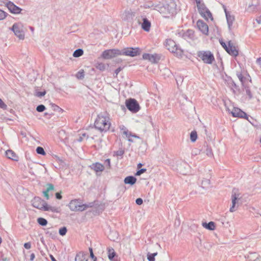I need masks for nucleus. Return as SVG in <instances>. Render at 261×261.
Instances as JSON below:
<instances>
[{"label": "nucleus", "instance_id": "obj_1", "mask_svg": "<svg viewBox=\"0 0 261 261\" xmlns=\"http://www.w3.org/2000/svg\"><path fill=\"white\" fill-rule=\"evenodd\" d=\"M153 10L159 12L163 17L169 18L176 14V4L175 2L170 1L168 3L159 4L155 5Z\"/></svg>", "mask_w": 261, "mask_h": 261}, {"label": "nucleus", "instance_id": "obj_2", "mask_svg": "<svg viewBox=\"0 0 261 261\" xmlns=\"http://www.w3.org/2000/svg\"><path fill=\"white\" fill-rule=\"evenodd\" d=\"M95 128L101 133L108 131L111 125L109 115L107 113H101L97 116L95 121Z\"/></svg>", "mask_w": 261, "mask_h": 261}, {"label": "nucleus", "instance_id": "obj_3", "mask_svg": "<svg viewBox=\"0 0 261 261\" xmlns=\"http://www.w3.org/2000/svg\"><path fill=\"white\" fill-rule=\"evenodd\" d=\"M196 3L197 7L198 12L200 15L208 21L213 20V17L210 10L206 8L202 0H195Z\"/></svg>", "mask_w": 261, "mask_h": 261}, {"label": "nucleus", "instance_id": "obj_4", "mask_svg": "<svg viewBox=\"0 0 261 261\" xmlns=\"http://www.w3.org/2000/svg\"><path fill=\"white\" fill-rule=\"evenodd\" d=\"M68 206L71 211H83L86 210L89 206L87 204H82L77 199L72 200L69 203Z\"/></svg>", "mask_w": 261, "mask_h": 261}, {"label": "nucleus", "instance_id": "obj_5", "mask_svg": "<svg viewBox=\"0 0 261 261\" xmlns=\"http://www.w3.org/2000/svg\"><path fill=\"white\" fill-rule=\"evenodd\" d=\"M165 45L168 50L173 53L176 56H180L181 55V50L177 47L175 42L173 40L171 39H166Z\"/></svg>", "mask_w": 261, "mask_h": 261}, {"label": "nucleus", "instance_id": "obj_6", "mask_svg": "<svg viewBox=\"0 0 261 261\" xmlns=\"http://www.w3.org/2000/svg\"><path fill=\"white\" fill-rule=\"evenodd\" d=\"M198 56L204 63L208 64H212L215 59L213 54L210 51H200Z\"/></svg>", "mask_w": 261, "mask_h": 261}, {"label": "nucleus", "instance_id": "obj_7", "mask_svg": "<svg viewBox=\"0 0 261 261\" xmlns=\"http://www.w3.org/2000/svg\"><path fill=\"white\" fill-rule=\"evenodd\" d=\"M11 30L13 31L15 35L21 40L24 38V28L23 24L21 23H14Z\"/></svg>", "mask_w": 261, "mask_h": 261}, {"label": "nucleus", "instance_id": "obj_8", "mask_svg": "<svg viewBox=\"0 0 261 261\" xmlns=\"http://www.w3.org/2000/svg\"><path fill=\"white\" fill-rule=\"evenodd\" d=\"M256 89L254 87L245 86L243 89V94L246 96L247 100H251L253 98H257L255 92Z\"/></svg>", "mask_w": 261, "mask_h": 261}, {"label": "nucleus", "instance_id": "obj_9", "mask_svg": "<svg viewBox=\"0 0 261 261\" xmlns=\"http://www.w3.org/2000/svg\"><path fill=\"white\" fill-rule=\"evenodd\" d=\"M121 55L120 50L117 49H108L103 51L102 57L105 59H110Z\"/></svg>", "mask_w": 261, "mask_h": 261}, {"label": "nucleus", "instance_id": "obj_10", "mask_svg": "<svg viewBox=\"0 0 261 261\" xmlns=\"http://www.w3.org/2000/svg\"><path fill=\"white\" fill-rule=\"evenodd\" d=\"M126 106L130 111L136 113L140 110V107L137 101L134 99H129L126 101Z\"/></svg>", "mask_w": 261, "mask_h": 261}, {"label": "nucleus", "instance_id": "obj_11", "mask_svg": "<svg viewBox=\"0 0 261 261\" xmlns=\"http://www.w3.org/2000/svg\"><path fill=\"white\" fill-rule=\"evenodd\" d=\"M121 55H125L130 57H135L139 55L140 51L138 48H126L120 50Z\"/></svg>", "mask_w": 261, "mask_h": 261}, {"label": "nucleus", "instance_id": "obj_12", "mask_svg": "<svg viewBox=\"0 0 261 261\" xmlns=\"http://www.w3.org/2000/svg\"><path fill=\"white\" fill-rule=\"evenodd\" d=\"M135 13L130 9H126L122 12L120 14L121 18L125 21H130L133 20Z\"/></svg>", "mask_w": 261, "mask_h": 261}, {"label": "nucleus", "instance_id": "obj_13", "mask_svg": "<svg viewBox=\"0 0 261 261\" xmlns=\"http://www.w3.org/2000/svg\"><path fill=\"white\" fill-rule=\"evenodd\" d=\"M47 203L40 198L37 197H35L32 200V205L34 207H36L39 210L44 211L45 206H46Z\"/></svg>", "mask_w": 261, "mask_h": 261}, {"label": "nucleus", "instance_id": "obj_14", "mask_svg": "<svg viewBox=\"0 0 261 261\" xmlns=\"http://www.w3.org/2000/svg\"><path fill=\"white\" fill-rule=\"evenodd\" d=\"M240 198V194L237 193L235 190L232 191L231 195V206L230 207L229 211L231 213L235 212L238 207V205L237 204L238 199Z\"/></svg>", "mask_w": 261, "mask_h": 261}, {"label": "nucleus", "instance_id": "obj_15", "mask_svg": "<svg viewBox=\"0 0 261 261\" xmlns=\"http://www.w3.org/2000/svg\"><path fill=\"white\" fill-rule=\"evenodd\" d=\"M223 8L225 12L228 29L230 30L234 21V16L232 14L231 12L227 10L226 7L224 5H223Z\"/></svg>", "mask_w": 261, "mask_h": 261}, {"label": "nucleus", "instance_id": "obj_16", "mask_svg": "<svg viewBox=\"0 0 261 261\" xmlns=\"http://www.w3.org/2000/svg\"><path fill=\"white\" fill-rule=\"evenodd\" d=\"M197 27L198 30L204 35H208V27L202 20H198L197 22Z\"/></svg>", "mask_w": 261, "mask_h": 261}, {"label": "nucleus", "instance_id": "obj_17", "mask_svg": "<svg viewBox=\"0 0 261 261\" xmlns=\"http://www.w3.org/2000/svg\"><path fill=\"white\" fill-rule=\"evenodd\" d=\"M4 4L8 8L10 12L14 14H19L21 12V9L16 6L12 2H4Z\"/></svg>", "mask_w": 261, "mask_h": 261}, {"label": "nucleus", "instance_id": "obj_18", "mask_svg": "<svg viewBox=\"0 0 261 261\" xmlns=\"http://www.w3.org/2000/svg\"><path fill=\"white\" fill-rule=\"evenodd\" d=\"M143 59L148 60L152 63H156L160 60V57L157 54H144L143 55Z\"/></svg>", "mask_w": 261, "mask_h": 261}, {"label": "nucleus", "instance_id": "obj_19", "mask_svg": "<svg viewBox=\"0 0 261 261\" xmlns=\"http://www.w3.org/2000/svg\"><path fill=\"white\" fill-rule=\"evenodd\" d=\"M120 129L122 132V135L123 138L125 139H128L129 137H133L135 138L138 139L139 137L135 134H133L124 126H122L120 127Z\"/></svg>", "mask_w": 261, "mask_h": 261}, {"label": "nucleus", "instance_id": "obj_20", "mask_svg": "<svg viewBox=\"0 0 261 261\" xmlns=\"http://www.w3.org/2000/svg\"><path fill=\"white\" fill-rule=\"evenodd\" d=\"M230 113L233 117L245 118L247 119V114L238 108H234L230 112Z\"/></svg>", "mask_w": 261, "mask_h": 261}, {"label": "nucleus", "instance_id": "obj_21", "mask_svg": "<svg viewBox=\"0 0 261 261\" xmlns=\"http://www.w3.org/2000/svg\"><path fill=\"white\" fill-rule=\"evenodd\" d=\"M226 51L231 56H237L238 55V50L230 41L228 42L227 48H226Z\"/></svg>", "mask_w": 261, "mask_h": 261}, {"label": "nucleus", "instance_id": "obj_22", "mask_svg": "<svg viewBox=\"0 0 261 261\" xmlns=\"http://www.w3.org/2000/svg\"><path fill=\"white\" fill-rule=\"evenodd\" d=\"M150 22L146 18H143V22L141 24L142 29L146 32H149L150 31Z\"/></svg>", "mask_w": 261, "mask_h": 261}, {"label": "nucleus", "instance_id": "obj_23", "mask_svg": "<svg viewBox=\"0 0 261 261\" xmlns=\"http://www.w3.org/2000/svg\"><path fill=\"white\" fill-rule=\"evenodd\" d=\"M90 167L96 172H102L105 168L103 165L99 163L92 164Z\"/></svg>", "mask_w": 261, "mask_h": 261}, {"label": "nucleus", "instance_id": "obj_24", "mask_svg": "<svg viewBox=\"0 0 261 261\" xmlns=\"http://www.w3.org/2000/svg\"><path fill=\"white\" fill-rule=\"evenodd\" d=\"M75 261H88L87 254L79 252L76 255Z\"/></svg>", "mask_w": 261, "mask_h": 261}, {"label": "nucleus", "instance_id": "obj_25", "mask_svg": "<svg viewBox=\"0 0 261 261\" xmlns=\"http://www.w3.org/2000/svg\"><path fill=\"white\" fill-rule=\"evenodd\" d=\"M107 253L109 259L111 261H114V257L116 255L114 249L112 247H108L107 248Z\"/></svg>", "mask_w": 261, "mask_h": 261}, {"label": "nucleus", "instance_id": "obj_26", "mask_svg": "<svg viewBox=\"0 0 261 261\" xmlns=\"http://www.w3.org/2000/svg\"><path fill=\"white\" fill-rule=\"evenodd\" d=\"M6 155L7 157L10 159H11L14 161L18 160V156L16 155V153L12 151V150H8L6 151Z\"/></svg>", "mask_w": 261, "mask_h": 261}, {"label": "nucleus", "instance_id": "obj_27", "mask_svg": "<svg viewBox=\"0 0 261 261\" xmlns=\"http://www.w3.org/2000/svg\"><path fill=\"white\" fill-rule=\"evenodd\" d=\"M258 7L257 2H256L255 3L249 4L247 8V10L249 12H253L257 10Z\"/></svg>", "mask_w": 261, "mask_h": 261}, {"label": "nucleus", "instance_id": "obj_28", "mask_svg": "<svg viewBox=\"0 0 261 261\" xmlns=\"http://www.w3.org/2000/svg\"><path fill=\"white\" fill-rule=\"evenodd\" d=\"M202 226L210 230H214L215 229L216 226L214 222H210L209 223H207L206 222H202Z\"/></svg>", "mask_w": 261, "mask_h": 261}, {"label": "nucleus", "instance_id": "obj_29", "mask_svg": "<svg viewBox=\"0 0 261 261\" xmlns=\"http://www.w3.org/2000/svg\"><path fill=\"white\" fill-rule=\"evenodd\" d=\"M137 179L133 176H128L124 178V182L125 184L133 185L136 182Z\"/></svg>", "mask_w": 261, "mask_h": 261}, {"label": "nucleus", "instance_id": "obj_30", "mask_svg": "<svg viewBox=\"0 0 261 261\" xmlns=\"http://www.w3.org/2000/svg\"><path fill=\"white\" fill-rule=\"evenodd\" d=\"M183 37L185 39H192L194 38V32L191 30H188L183 34Z\"/></svg>", "mask_w": 261, "mask_h": 261}, {"label": "nucleus", "instance_id": "obj_31", "mask_svg": "<svg viewBox=\"0 0 261 261\" xmlns=\"http://www.w3.org/2000/svg\"><path fill=\"white\" fill-rule=\"evenodd\" d=\"M83 50L82 49L79 48L74 51L73 56L75 58L80 57L83 55Z\"/></svg>", "mask_w": 261, "mask_h": 261}, {"label": "nucleus", "instance_id": "obj_32", "mask_svg": "<svg viewBox=\"0 0 261 261\" xmlns=\"http://www.w3.org/2000/svg\"><path fill=\"white\" fill-rule=\"evenodd\" d=\"M158 254V252H154L153 253H151L148 252L147 253V257L148 261H155V256H156Z\"/></svg>", "mask_w": 261, "mask_h": 261}, {"label": "nucleus", "instance_id": "obj_33", "mask_svg": "<svg viewBox=\"0 0 261 261\" xmlns=\"http://www.w3.org/2000/svg\"><path fill=\"white\" fill-rule=\"evenodd\" d=\"M180 101L181 105H182L184 104V101H185L186 102L187 105L191 106V102L187 100V97L185 95H182L181 96Z\"/></svg>", "mask_w": 261, "mask_h": 261}, {"label": "nucleus", "instance_id": "obj_34", "mask_svg": "<svg viewBox=\"0 0 261 261\" xmlns=\"http://www.w3.org/2000/svg\"><path fill=\"white\" fill-rule=\"evenodd\" d=\"M197 139V134L196 131H192L190 134V140L191 142H194Z\"/></svg>", "mask_w": 261, "mask_h": 261}, {"label": "nucleus", "instance_id": "obj_35", "mask_svg": "<svg viewBox=\"0 0 261 261\" xmlns=\"http://www.w3.org/2000/svg\"><path fill=\"white\" fill-rule=\"evenodd\" d=\"M84 71L83 69L80 70L76 74V77L78 79L82 80L84 78Z\"/></svg>", "mask_w": 261, "mask_h": 261}, {"label": "nucleus", "instance_id": "obj_36", "mask_svg": "<svg viewBox=\"0 0 261 261\" xmlns=\"http://www.w3.org/2000/svg\"><path fill=\"white\" fill-rule=\"evenodd\" d=\"M37 222L40 225H41L42 226H45L47 224V220L43 218H38Z\"/></svg>", "mask_w": 261, "mask_h": 261}, {"label": "nucleus", "instance_id": "obj_37", "mask_svg": "<svg viewBox=\"0 0 261 261\" xmlns=\"http://www.w3.org/2000/svg\"><path fill=\"white\" fill-rule=\"evenodd\" d=\"M96 68L100 71H104L106 69V66L104 63H99L96 64Z\"/></svg>", "mask_w": 261, "mask_h": 261}, {"label": "nucleus", "instance_id": "obj_38", "mask_svg": "<svg viewBox=\"0 0 261 261\" xmlns=\"http://www.w3.org/2000/svg\"><path fill=\"white\" fill-rule=\"evenodd\" d=\"M201 185L203 188H206L210 185V180L208 179H204L202 181Z\"/></svg>", "mask_w": 261, "mask_h": 261}, {"label": "nucleus", "instance_id": "obj_39", "mask_svg": "<svg viewBox=\"0 0 261 261\" xmlns=\"http://www.w3.org/2000/svg\"><path fill=\"white\" fill-rule=\"evenodd\" d=\"M44 211H50L53 212H57L56 208H55V207L50 206L48 205L47 204H46V206H45Z\"/></svg>", "mask_w": 261, "mask_h": 261}, {"label": "nucleus", "instance_id": "obj_40", "mask_svg": "<svg viewBox=\"0 0 261 261\" xmlns=\"http://www.w3.org/2000/svg\"><path fill=\"white\" fill-rule=\"evenodd\" d=\"M36 152L37 153L41 154V155L45 154V152L44 149L41 147H38L36 149Z\"/></svg>", "mask_w": 261, "mask_h": 261}, {"label": "nucleus", "instance_id": "obj_41", "mask_svg": "<svg viewBox=\"0 0 261 261\" xmlns=\"http://www.w3.org/2000/svg\"><path fill=\"white\" fill-rule=\"evenodd\" d=\"M45 110V107L43 105L37 107L36 110L39 112H42Z\"/></svg>", "mask_w": 261, "mask_h": 261}, {"label": "nucleus", "instance_id": "obj_42", "mask_svg": "<svg viewBox=\"0 0 261 261\" xmlns=\"http://www.w3.org/2000/svg\"><path fill=\"white\" fill-rule=\"evenodd\" d=\"M7 16V13L0 9V20L4 19Z\"/></svg>", "mask_w": 261, "mask_h": 261}, {"label": "nucleus", "instance_id": "obj_43", "mask_svg": "<svg viewBox=\"0 0 261 261\" xmlns=\"http://www.w3.org/2000/svg\"><path fill=\"white\" fill-rule=\"evenodd\" d=\"M67 232V229L64 227L59 229V234L61 236H64Z\"/></svg>", "mask_w": 261, "mask_h": 261}, {"label": "nucleus", "instance_id": "obj_44", "mask_svg": "<svg viewBox=\"0 0 261 261\" xmlns=\"http://www.w3.org/2000/svg\"><path fill=\"white\" fill-rule=\"evenodd\" d=\"M252 257V258H255V259L254 260V261H260L261 260V257L259 255H258L255 253H253L251 254Z\"/></svg>", "mask_w": 261, "mask_h": 261}, {"label": "nucleus", "instance_id": "obj_45", "mask_svg": "<svg viewBox=\"0 0 261 261\" xmlns=\"http://www.w3.org/2000/svg\"><path fill=\"white\" fill-rule=\"evenodd\" d=\"M0 108L3 110H6L7 106L4 102V101L0 98Z\"/></svg>", "mask_w": 261, "mask_h": 261}, {"label": "nucleus", "instance_id": "obj_46", "mask_svg": "<svg viewBox=\"0 0 261 261\" xmlns=\"http://www.w3.org/2000/svg\"><path fill=\"white\" fill-rule=\"evenodd\" d=\"M205 153L208 156H212L213 155L212 149L207 147L205 150Z\"/></svg>", "mask_w": 261, "mask_h": 261}, {"label": "nucleus", "instance_id": "obj_47", "mask_svg": "<svg viewBox=\"0 0 261 261\" xmlns=\"http://www.w3.org/2000/svg\"><path fill=\"white\" fill-rule=\"evenodd\" d=\"M146 169L142 168L137 172V173H136V175H137V176L140 175L141 174L146 172Z\"/></svg>", "mask_w": 261, "mask_h": 261}, {"label": "nucleus", "instance_id": "obj_48", "mask_svg": "<svg viewBox=\"0 0 261 261\" xmlns=\"http://www.w3.org/2000/svg\"><path fill=\"white\" fill-rule=\"evenodd\" d=\"M54 189V187L52 184H49L47 185V189L46 190L49 192L51 190H53Z\"/></svg>", "mask_w": 261, "mask_h": 261}, {"label": "nucleus", "instance_id": "obj_49", "mask_svg": "<svg viewBox=\"0 0 261 261\" xmlns=\"http://www.w3.org/2000/svg\"><path fill=\"white\" fill-rule=\"evenodd\" d=\"M105 165L107 167H108V168H110V167H111V162H110V159H107L106 161H105Z\"/></svg>", "mask_w": 261, "mask_h": 261}, {"label": "nucleus", "instance_id": "obj_50", "mask_svg": "<svg viewBox=\"0 0 261 261\" xmlns=\"http://www.w3.org/2000/svg\"><path fill=\"white\" fill-rule=\"evenodd\" d=\"M86 137H87V135L85 133H84L81 136L79 137L77 140L79 142H82L84 140V138Z\"/></svg>", "mask_w": 261, "mask_h": 261}, {"label": "nucleus", "instance_id": "obj_51", "mask_svg": "<svg viewBox=\"0 0 261 261\" xmlns=\"http://www.w3.org/2000/svg\"><path fill=\"white\" fill-rule=\"evenodd\" d=\"M24 247L27 249H29L31 248V244L30 242L25 243L24 244Z\"/></svg>", "mask_w": 261, "mask_h": 261}, {"label": "nucleus", "instance_id": "obj_52", "mask_svg": "<svg viewBox=\"0 0 261 261\" xmlns=\"http://www.w3.org/2000/svg\"><path fill=\"white\" fill-rule=\"evenodd\" d=\"M136 203L138 205H141L143 203V200L142 198H139L136 200Z\"/></svg>", "mask_w": 261, "mask_h": 261}, {"label": "nucleus", "instance_id": "obj_53", "mask_svg": "<svg viewBox=\"0 0 261 261\" xmlns=\"http://www.w3.org/2000/svg\"><path fill=\"white\" fill-rule=\"evenodd\" d=\"M123 153L124 151L123 150H119L116 152V155L117 156H121Z\"/></svg>", "mask_w": 261, "mask_h": 261}, {"label": "nucleus", "instance_id": "obj_54", "mask_svg": "<svg viewBox=\"0 0 261 261\" xmlns=\"http://www.w3.org/2000/svg\"><path fill=\"white\" fill-rule=\"evenodd\" d=\"M45 94V91H43V92H38L37 93L36 96H37L38 97H42V96H44Z\"/></svg>", "mask_w": 261, "mask_h": 261}, {"label": "nucleus", "instance_id": "obj_55", "mask_svg": "<svg viewBox=\"0 0 261 261\" xmlns=\"http://www.w3.org/2000/svg\"><path fill=\"white\" fill-rule=\"evenodd\" d=\"M89 251H90V257L92 259H94V258H96V257L94 256V255L93 254V250H92V249L91 248H89Z\"/></svg>", "mask_w": 261, "mask_h": 261}, {"label": "nucleus", "instance_id": "obj_56", "mask_svg": "<svg viewBox=\"0 0 261 261\" xmlns=\"http://www.w3.org/2000/svg\"><path fill=\"white\" fill-rule=\"evenodd\" d=\"M239 80L241 82V83L242 84H243V82H244V77L243 76L240 74H239V75H237Z\"/></svg>", "mask_w": 261, "mask_h": 261}, {"label": "nucleus", "instance_id": "obj_57", "mask_svg": "<svg viewBox=\"0 0 261 261\" xmlns=\"http://www.w3.org/2000/svg\"><path fill=\"white\" fill-rule=\"evenodd\" d=\"M48 191H47L46 190V191L43 192L44 196L46 197V199H49V195H48Z\"/></svg>", "mask_w": 261, "mask_h": 261}, {"label": "nucleus", "instance_id": "obj_58", "mask_svg": "<svg viewBox=\"0 0 261 261\" xmlns=\"http://www.w3.org/2000/svg\"><path fill=\"white\" fill-rule=\"evenodd\" d=\"M154 6H155V5H151V6H150L149 5H148V4H145L144 5V8H152V9H153Z\"/></svg>", "mask_w": 261, "mask_h": 261}, {"label": "nucleus", "instance_id": "obj_59", "mask_svg": "<svg viewBox=\"0 0 261 261\" xmlns=\"http://www.w3.org/2000/svg\"><path fill=\"white\" fill-rule=\"evenodd\" d=\"M35 257V255L34 253H32L31 255H30V260L31 261H33L34 258Z\"/></svg>", "mask_w": 261, "mask_h": 261}, {"label": "nucleus", "instance_id": "obj_60", "mask_svg": "<svg viewBox=\"0 0 261 261\" xmlns=\"http://www.w3.org/2000/svg\"><path fill=\"white\" fill-rule=\"evenodd\" d=\"M121 70V68L120 67H119L117 69H116L115 71V73L116 74V75H117Z\"/></svg>", "mask_w": 261, "mask_h": 261}, {"label": "nucleus", "instance_id": "obj_61", "mask_svg": "<svg viewBox=\"0 0 261 261\" xmlns=\"http://www.w3.org/2000/svg\"><path fill=\"white\" fill-rule=\"evenodd\" d=\"M56 197L58 199H61L62 198V196L59 193H57L56 194Z\"/></svg>", "mask_w": 261, "mask_h": 261}, {"label": "nucleus", "instance_id": "obj_62", "mask_svg": "<svg viewBox=\"0 0 261 261\" xmlns=\"http://www.w3.org/2000/svg\"><path fill=\"white\" fill-rule=\"evenodd\" d=\"M221 44L224 47V48L226 50V48H227L228 45H227L225 43L223 42H220Z\"/></svg>", "mask_w": 261, "mask_h": 261}, {"label": "nucleus", "instance_id": "obj_63", "mask_svg": "<svg viewBox=\"0 0 261 261\" xmlns=\"http://www.w3.org/2000/svg\"><path fill=\"white\" fill-rule=\"evenodd\" d=\"M148 121L150 123V124L153 126V123L152 122V119H151V118L150 117H148Z\"/></svg>", "mask_w": 261, "mask_h": 261}, {"label": "nucleus", "instance_id": "obj_64", "mask_svg": "<svg viewBox=\"0 0 261 261\" xmlns=\"http://www.w3.org/2000/svg\"><path fill=\"white\" fill-rule=\"evenodd\" d=\"M50 257L52 261H57L56 259L52 255H50Z\"/></svg>", "mask_w": 261, "mask_h": 261}]
</instances>
